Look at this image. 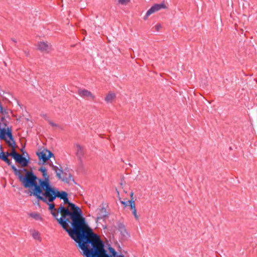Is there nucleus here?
I'll list each match as a JSON object with an SVG mask.
<instances>
[{
	"label": "nucleus",
	"instance_id": "f257e3e1",
	"mask_svg": "<svg viewBox=\"0 0 257 257\" xmlns=\"http://www.w3.org/2000/svg\"><path fill=\"white\" fill-rule=\"evenodd\" d=\"M70 210L61 204L57 210L58 216L59 213H62L60 218L56 219L58 223L68 233L69 235L78 244L90 228L83 217L82 212L76 210Z\"/></svg>",
	"mask_w": 257,
	"mask_h": 257
},
{
	"label": "nucleus",
	"instance_id": "f03ea898",
	"mask_svg": "<svg viewBox=\"0 0 257 257\" xmlns=\"http://www.w3.org/2000/svg\"><path fill=\"white\" fill-rule=\"evenodd\" d=\"M78 247L82 250L81 254L84 257H120L117 251L111 246L108 249L109 252L105 249L104 243L100 237L93 233L91 228L77 244Z\"/></svg>",
	"mask_w": 257,
	"mask_h": 257
},
{
	"label": "nucleus",
	"instance_id": "7ed1b4c3",
	"mask_svg": "<svg viewBox=\"0 0 257 257\" xmlns=\"http://www.w3.org/2000/svg\"><path fill=\"white\" fill-rule=\"evenodd\" d=\"M19 179L25 188L32 190L31 196H35L38 200H41L44 191L42 186H40V183L37 182L38 178L32 171L27 172L24 176L21 174Z\"/></svg>",
	"mask_w": 257,
	"mask_h": 257
},
{
	"label": "nucleus",
	"instance_id": "20e7f679",
	"mask_svg": "<svg viewBox=\"0 0 257 257\" xmlns=\"http://www.w3.org/2000/svg\"><path fill=\"white\" fill-rule=\"evenodd\" d=\"M67 196L68 194L66 192L59 191L56 188L52 186L43 192L40 201L48 204L49 202H53L56 198L63 199Z\"/></svg>",
	"mask_w": 257,
	"mask_h": 257
},
{
	"label": "nucleus",
	"instance_id": "39448f33",
	"mask_svg": "<svg viewBox=\"0 0 257 257\" xmlns=\"http://www.w3.org/2000/svg\"><path fill=\"white\" fill-rule=\"evenodd\" d=\"M38 170L42 173L43 177V178L39 179L38 182L40 183V186H42L43 190L45 191L52 186L50 180V176L47 173L46 168L45 167L42 166L38 169Z\"/></svg>",
	"mask_w": 257,
	"mask_h": 257
},
{
	"label": "nucleus",
	"instance_id": "423d86ee",
	"mask_svg": "<svg viewBox=\"0 0 257 257\" xmlns=\"http://www.w3.org/2000/svg\"><path fill=\"white\" fill-rule=\"evenodd\" d=\"M52 169L55 172L56 176L61 181L66 183H69L72 179V175L70 174H67L63 172L62 169H59L58 167L53 164L51 162Z\"/></svg>",
	"mask_w": 257,
	"mask_h": 257
},
{
	"label": "nucleus",
	"instance_id": "0eeeda50",
	"mask_svg": "<svg viewBox=\"0 0 257 257\" xmlns=\"http://www.w3.org/2000/svg\"><path fill=\"white\" fill-rule=\"evenodd\" d=\"M166 6L164 3L159 4H155L151 7L150 9L147 12L146 15L144 16V20H147L148 17L151 14L159 11L161 9H166Z\"/></svg>",
	"mask_w": 257,
	"mask_h": 257
},
{
	"label": "nucleus",
	"instance_id": "6e6552de",
	"mask_svg": "<svg viewBox=\"0 0 257 257\" xmlns=\"http://www.w3.org/2000/svg\"><path fill=\"white\" fill-rule=\"evenodd\" d=\"M96 212L97 220L104 219L108 216V213L103 206L101 208H98L96 210Z\"/></svg>",
	"mask_w": 257,
	"mask_h": 257
},
{
	"label": "nucleus",
	"instance_id": "1a4fd4ad",
	"mask_svg": "<svg viewBox=\"0 0 257 257\" xmlns=\"http://www.w3.org/2000/svg\"><path fill=\"white\" fill-rule=\"evenodd\" d=\"M76 155L81 164H82V158L84 155V148L79 144H76Z\"/></svg>",
	"mask_w": 257,
	"mask_h": 257
},
{
	"label": "nucleus",
	"instance_id": "9d476101",
	"mask_svg": "<svg viewBox=\"0 0 257 257\" xmlns=\"http://www.w3.org/2000/svg\"><path fill=\"white\" fill-rule=\"evenodd\" d=\"M37 155L38 156L40 162H39V165H44L45 163L48 161L47 157V152L46 149L41 151L37 152Z\"/></svg>",
	"mask_w": 257,
	"mask_h": 257
},
{
	"label": "nucleus",
	"instance_id": "9b49d317",
	"mask_svg": "<svg viewBox=\"0 0 257 257\" xmlns=\"http://www.w3.org/2000/svg\"><path fill=\"white\" fill-rule=\"evenodd\" d=\"M78 94L83 98L90 97L92 99L94 98V96L92 93L86 89H79L78 90Z\"/></svg>",
	"mask_w": 257,
	"mask_h": 257
},
{
	"label": "nucleus",
	"instance_id": "f8f14e48",
	"mask_svg": "<svg viewBox=\"0 0 257 257\" xmlns=\"http://www.w3.org/2000/svg\"><path fill=\"white\" fill-rule=\"evenodd\" d=\"M16 162L20 164L23 167H25L28 165L30 163L29 158L27 159L22 155H20L16 161Z\"/></svg>",
	"mask_w": 257,
	"mask_h": 257
},
{
	"label": "nucleus",
	"instance_id": "ddd939ff",
	"mask_svg": "<svg viewBox=\"0 0 257 257\" xmlns=\"http://www.w3.org/2000/svg\"><path fill=\"white\" fill-rule=\"evenodd\" d=\"M38 49L41 51L48 52L51 49V46L47 42H40L38 44Z\"/></svg>",
	"mask_w": 257,
	"mask_h": 257
},
{
	"label": "nucleus",
	"instance_id": "4468645a",
	"mask_svg": "<svg viewBox=\"0 0 257 257\" xmlns=\"http://www.w3.org/2000/svg\"><path fill=\"white\" fill-rule=\"evenodd\" d=\"M62 200L64 201V204H68L71 210H76L77 211L78 210L79 212L80 211V213H81V210L80 209V208L79 207L77 206L75 204L70 202L69 201L68 196L66 197L65 198L63 199Z\"/></svg>",
	"mask_w": 257,
	"mask_h": 257
},
{
	"label": "nucleus",
	"instance_id": "2eb2a0df",
	"mask_svg": "<svg viewBox=\"0 0 257 257\" xmlns=\"http://www.w3.org/2000/svg\"><path fill=\"white\" fill-rule=\"evenodd\" d=\"M117 229L120 231V233L123 236H125L126 234H127V232L126 230L124 225L120 222H118L117 223Z\"/></svg>",
	"mask_w": 257,
	"mask_h": 257
},
{
	"label": "nucleus",
	"instance_id": "dca6fc26",
	"mask_svg": "<svg viewBox=\"0 0 257 257\" xmlns=\"http://www.w3.org/2000/svg\"><path fill=\"white\" fill-rule=\"evenodd\" d=\"M48 203L49 209L51 211V213L55 219H57L58 213H57V210L55 208V204L54 203Z\"/></svg>",
	"mask_w": 257,
	"mask_h": 257
},
{
	"label": "nucleus",
	"instance_id": "f3484780",
	"mask_svg": "<svg viewBox=\"0 0 257 257\" xmlns=\"http://www.w3.org/2000/svg\"><path fill=\"white\" fill-rule=\"evenodd\" d=\"M10 147H11L13 149L12 151V152L11 153V156L15 159V161L17 160V159L18 158L20 154H18L16 151L15 150V147H16V142L15 141V145L14 146H9Z\"/></svg>",
	"mask_w": 257,
	"mask_h": 257
},
{
	"label": "nucleus",
	"instance_id": "a211bd4d",
	"mask_svg": "<svg viewBox=\"0 0 257 257\" xmlns=\"http://www.w3.org/2000/svg\"><path fill=\"white\" fill-rule=\"evenodd\" d=\"M116 97L115 94L111 92H109L108 94L105 97V100L107 102H111L112 100Z\"/></svg>",
	"mask_w": 257,
	"mask_h": 257
},
{
	"label": "nucleus",
	"instance_id": "6ab92c4d",
	"mask_svg": "<svg viewBox=\"0 0 257 257\" xmlns=\"http://www.w3.org/2000/svg\"><path fill=\"white\" fill-rule=\"evenodd\" d=\"M0 159L3 160V157L8 158L9 156H11V153L8 152H5L3 151V147L2 146H0Z\"/></svg>",
	"mask_w": 257,
	"mask_h": 257
},
{
	"label": "nucleus",
	"instance_id": "aec40b11",
	"mask_svg": "<svg viewBox=\"0 0 257 257\" xmlns=\"http://www.w3.org/2000/svg\"><path fill=\"white\" fill-rule=\"evenodd\" d=\"M11 168L13 170L15 175L19 178L20 175L22 174L21 170L18 169L14 165H11Z\"/></svg>",
	"mask_w": 257,
	"mask_h": 257
},
{
	"label": "nucleus",
	"instance_id": "412c9836",
	"mask_svg": "<svg viewBox=\"0 0 257 257\" xmlns=\"http://www.w3.org/2000/svg\"><path fill=\"white\" fill-rule=\"evenodd\" d=\"M30 216L37 220H42V218L40 214L37 213H32L30 214Z\"/></svg>",
	"mask_w": 257,
	"mask_h": 257
},
{
	"label": "nucleus",
	"instance_id": "4be33fe9",
	"mask_svg": "<svg viewBox=\"0 0 257 257\" xmlns=\"http://www.w3.org/2000/svg\"><path fill=\"white\" fill-rule=\"evenodd\" d=\"M129 202V206L132 211L136 210L135 206V201L132 198L131 200H128Z\"/></svg>",
	"mask_w": 257,
	"mask_h": 257
},
{
	"label": "nucleus",
	"instance_id": "5701e85b",
	"mask_svg": "<svg viewBox=\"0 0 257 257\" xmlns=\"http://www.w3.org/2000/svg\"><path fill=\"white\" fill-rule=\"evenodd\" d=\"M46 151L47 152V160H48L50 158L54 157V154L52 152L47 149H46Z\"/></svg>",
	"mask_w": 257,
	"mask_h": 257
},
{
	"label": "nucleus",
	"instance_id": "b1692460",
	"mask_svg": "<svg viewBox=\"0 0 257 257\" xmlns=\"http://www.w3.org/2000/svg\"><path fill=\"white\" fill-rule=\"evenodd\" d=\"M33 237L35 239L37 240L40 239V237L39 236V234L38 231H34L33 234Z\"/></svg>",
	"mask_w": 257,
	"mask_h": 257
},
{
	"label": "nucleus",
	"instance_id": "393cba45",
	"mask_svg": "<svg viewBox=\"0 0 257 257\" xmlns=\"http://www.w3.org/2000/svg\"><path fill=\"white\" fill-rule=\"evenodd\" d=\"M3 158L4 159L2 160L3 161L5 162L9 166L12 165V162L8 158L3 157Z\"/></svg>",
	"mask_w": 257,
	"mask_h": 257
},
{
	"label": "nucleus",
	"instance_id": "a878e982",
	"mask_svg": "<svg viewBox=\"0 0 257 257\" xmlns=\"http://www.w3.org/2000/svg\"><path fill=\"white\" fill-rule=\"evenodd\" d=\"M0 122L1 123V124H2V127H3V123H6L7 124V126L6 127H9L7 125V121L5 120V118L4 116H3L1 118V120H0Z\"/></svg>",
	"mask_w": 257,
	"mask_h": 257
},
{
	"label": "nucleus",
	"instance_id": "bb28decb",
	"mask_svg": "<svg viewBox=\"0 0 257 257\" xmlns=\"http://www.w3.org/2000/svg\"><path fill=\"white\" fill-rule=\"evenodd\" d=\"M132 213L134 215L135 218H136V220H139V216L137 214V209L136 210H135L134 211H132Z\"/></svg>",
	"mask_w": 257,
	"mask_h": 257
},
{
	"label": "nucleus",
	"instance_id": "cd10ccee",
	"mask_svg": "<svg viewBox=\"0 0 257 257\" xmlns=\"http://www.w3.org/2000/svg\"><path fill=\"white\" fill-rule=\"evenodd\" d=\"M118 3L121 5L125 4L126 3L130 2V0H118Z\"/></svg>",
	"mask_w": 257,
	"mask_h": 257
},
{
	"label": "nucleus",
	"instance_id": "c85d7f7f",
	"mask_svg": "<svg viewBox=\"0 0 257 257\" xmlns=\"http://www.w3.org/2000/svg\"><path fill=\"white\" fill-rule=\"evenodd\" d=\"M120 203L122 205H123L125 207L128 206L129 205V202L127 201H120Z\"/></svg>",
	"mask_w": 257,
	"mask_h": 257
},
{
	"label": "nucleus",
	"instance_id": "c756f323",
	"mask_svg": "<svg viewBox=\"0 0 257 257\" xmlns=\"http://www.w3.org/2000/svg\"><path fill=\"white\" fill-rule=\"evenodd\" d=\"M48 122H49V124H50L51 126H58V125H57V124H56V123H54L53 122H52V121L51 120H48Z\"/></svg>",
	"mask_w": 257,
	"mask_h": 257
},
{
	"label": "nucleus",
	"instance_id": "7c9ffc66",
	"mask_svg": "<svg viewBox=\"0 0 257 257\" xmlns=\"http://www.w3.org/2000/svg\"><path fill=\"white\" fill-rule=\"evenodd\" d=\"M21 171H23V172H25V174H27V172H31V171H28L26 169H25V168H23Z\"/></svg>",
	"mask_w": 257,
	"mask_h": 257
},
{
	"label": "nucleus",
	"instance_id": "2f4dec72",
	"mask_svg": "<svg viewBox=\"0 0 257 257\" xmlns=\"http://www.w3.org/2000/svg\"><path fill=\"white\" fill-rule=\"evenodd\" d=\"M2 114H6L7 113L6 110L3 107V111L0 112Z\"/></svg>",
	"mask_w": 257,
	"mask_h": 257
},
{
	"label": "nucleus",
	"instance_id": "473e14b6",
	"mask_svg": "<svg viewBox=\"0 0 257 257\" xmlns=\"http://www.w3.org/2000/svg\"><path fill=\"white\" fill-rule=\"evenodd\" d=\"M155 27H156V29H157V30H159V29L160 28H161V25H159V24H157V25H156V26H155Z\"/></svg>",
	"mask_w": 257,
	"mask_h": 257
},
{
	"label": "nucleus",
	"instance_id": "72a5a7b5",
	"mask_svg": "<svg viewBox=\"0 0 257 257\" xmlns=\"http://www.w3.org/2000/svg\"><path fill=\"white\" fill-rule=\"evenodd\" d=\"M12 40L15 44L17 43V40L13 38L12 39Z\"/></svg>",
	"mask_w": 257,
	"mask_h": 257
},
{
	"label": "nucleus",
	"instance_id": "f704fd0d",
	"mask_svg": "<svg viewBox=\"0 0 257 257\" xmlns=\"http://www.w3.org/2000/svg\"><path fill=\"white\" fill-rule=\"evenodd\" d=\"M133 195H134V193L133 192H131V194H130V196L131 197V199L133 198V199L134 200V198H133Z\"/></svg>",
	"mask_w": 257,
	"mask_h": 257
},
{
	"label": "nucleus",
	"instance_id": "c9c22d12",
	"mask_svg": "<svg viewBox=\"0 0 257 257\" xmlns=\"http://www.w3.org/2000/svg\"><path fill=\"white\" fill-rule=\"evenodd\" d=\"M25 53L26 54V55H28V53H27L26 51H25Z\"/></svg>",
	"mask_w": 257,
	"mask_h": 257
},
{
	"label": "nucleus",
	"instance_id": "e433bc0d",
	"mask_svg": "<svg viewBox=\"0 0 257 257\" xmlns=\"http://www.w3.org/2000/svg\"><path fill=\"white\" fill-rule=\"evenodd\" d=\"M21 151L23 152V154H24V150L23 149L21 150Z\"/></svg>",
	"mask_w": 257,
	"mask_h": 257
},
{
	"label": "nucleus",
	"instance_id": "4c0bfd02",
	"mask_svg": "<svg viewBox=\"0 0 257 257\" xmlns=\"http://www.w3.org/2000/svg\"><path fill=\"white\" fill-rule=\"evenodd\" d=\"M116 191H117V193L118 194V195L119 194V192L117 190V189H116Z\"/></svg>",
	"mask_w": 257,
	"mask_h": 257
}]
</instances>
